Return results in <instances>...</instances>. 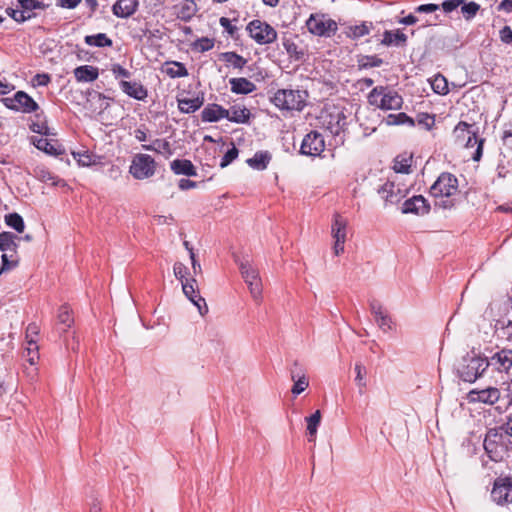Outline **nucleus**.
<instances>
[{"label": "nucleus", "instance_id": "obj_1", "mask_svg": "<svg viewBox=\"0 0 512 512\" xmlns=\"http://www.w3.org/2000/svg\"><path fill=\"white\" fill-rule=\"evenodd\" d=\"M488 368L486 356H482L479 351L473 348L457 365L456 371L458 377L469 383H474L480 378Z\"/></svg>", "mask_w": 512, "mask_h": 512}, {"label": "nucleus", "instance_id": "obj_2", "mask_svg": "<svg viewBox=\"0 0 512 512\" xmlns=\"http://www.w3.org/2000/svg\"><path fill=\"white\" fill-rule=\"evenodd\" d=\"M509 444H511L510 437L499 425L487 430L483 448L491 461L501 462L507 456Z\"/></svg>", "mask_w": 512, "mask_h": 512}, {"label": "nucleus", "instance_id": "obj_3", "mask_svg": "<svg viewBox=\"0 0 512 512\" xmlns=\"http://www.w3.org/2000/svg\"><path fill=\"white\" fill-rule=\"evenodd\" d=\"M308 93L300 89H278L270 98L271 103L281 111H302L307 105Z\"/></svg>", "mask_w": 512, "mask_h": 512}, {"label": "nucleus", "instance_id": "obj_4", "mask_svg": "<svg viewBox=\"0 0 512 512\" xmlns=\"http://www.w3.org/2000/svg\"><path fill=\"white\" fill-rule=\"evenodd\" d=\"M368 103L378 109L399 110L403 105V98L398 92L390 89L388 86H376L367 96Z\"/></svg>", "mask_w": 512, "mask_h": 512}, {"label": "nucleus", "instance_id": "obj_5", "mask_svg": "<svg viewBox=\"0 0 512 512\" xmlns=\"http://www.w3.org/2000/svg\"><path fill=\"white\" fill-rule=\"evenodd\" d=\"M241 275L249 287L250 293L256 302L262 298V282L258 270L250 263L249 259L243 258L238 261Z\"/></svg>", "mask_w": 512, "mask_h": 512}, {"label": "nucleus", "instance_id": "obj_6", "mask_svg": "<svg viewBox=\"0 0 512 512\" xmlns=\"http://www.w3.org/2000/svg\"><path fill=\"white\" fill-rule=\"evenodd\" d=\"M320 122L331 135L339 136L347 126V117L342 109L333 107L321 113Z\"/></svg>", "mask_w": 512, "mask_h": 512}, {"label": "nucleus", "instance_id": "obj_7", "mask_svg": "<svg viewBox=\"0 0 512 512\" xmlns=\"http://www.w3.org/2000/svg\"><path fill=\"white\" fill-rule=\"evenodd\" d=\"M492 502L501 507L512 504V476L495 478L490 492Z\"/></svg>", "mask_w": 512, "mask_h": 512}, {"label": "nucleus", "instance_id": "obj_8", "mask_svg": "<svg viewBox=\"0 0 512 512\" xmlns=\"http://www.w3.org/2000/svg\"><path fill=\"white\" fill-rule=\"evenodd\" d=\"M246 30L249 36L259 45H267L276 41L277 31L267 22L259 19L248 23Z\"/></svg>", "mask_w": 512, "mask_h": 512}, {"label": "nucleus", "instance_id": "obj_9", "mask_svg": "<svg viewBox=\"0 0 512 512\" xmlns=\"http://www.w3.org/2000/svg\"><path fill=\"white\" fill-rule=\"evenodd\" d=\"M306 27L311 34L326 38L335 35L338 30L336 21L323 14H311L306 21Z\"/></svg>", "mask_w": 512, "mask_h": 512}, {"label": "nucleus", "instance_id": "obj_10", "mask_svg": "<svg viewBox=\"0 0 512 512\" xmlns=\"http://www.w3.org/2000/svg\"><path fill=\"white\" fill-rule=\"evenodd\" d=\"M458 192V179L449 172L441 173L430 188L433 197L449 198Z\"/></svg>", "mask_w": 512, "mask_h": 512}, {"label": "nucleus", "instance_id": "obj_11", "mask_svg": "<svg viewBox=\"0 0 512 512\" xmlns=\"http://www.w3.org/2000/svg\"><path fill=\"white\" fill-rule=\"evenodd\" d=\"M156 171V162L148 154H137L130 165L129 172L137 180L152 177Z\"/></svg>", "mask_w": 512, "mask_h": 512}, {"label": "nucleus", "instance_id": "obj_12", "mask_svg": "<svg viewBox=\"0 0 512 512\" xmlns=\"http://www.w3.org/2000/svg\"><path fill=\"white\" fill-rule=\"evenodd\" d=\"M2 101L8 109L26 114L37 112L39 109L37 102L24 91H17L12 97L4 98Z\"/></svg>", "mask_w": 512, "mask_h": 512}, {"label": "nucleus", "instance_id": "obj_13", "mask_svg": "<svg viewBox=\"0 0 512 512\" xmlns=\"http://www.w3.org/2000/svg\"><path fill=\"white\" fill-rule=\"evenodd\" d=\"M325 150V140L323 135L318 131L309 132L302 140L300 146V154L310 157L321 156Z\"/></svg>", "mask_w": 512, "mask_h": 512}, {"label": "nucleus", "instance_id": "obj_14", "mask_svg": "<svg viewBox=\"0 0 512 512\" xmlns=\"http://www.w3.org/2000/svg\"><path fill=\"white\" fill-rule=\"evenodd\" d=\"M486 363L488 367L491 366L500 373H508L512 368V349L503 348L495 352L490 357H486Z\"/></svg>", "mask_w": 512, "mask_h": 512}, {"label": "nucleus", "instance_id": "obj_15", "mask_svg": "<svg viewBox=\"0 0 512 512\" xmlns=\"http://www.w3.org/2000/svg\"><path fill=\"white\" fill-rule=\"evenodd\" d=\"M496 309L497 314L492 319V327H499L504 325L512 324V298L491 305L490 311L493 312Z\"/></svg>", "mask_w": 512, "mask_h": 512}, {"label": "nucleus", "instance_id": "obj_16", "mask_svg": "<svg viewBox=\"0 0 512 512\" xmlns=\"http://www.w3.org/2000/svg\"><path fill=\"white\" fill-rule=\"evenodd\" d=\"M195 284L196 280L194 278L185 279L182 290L185 296L197 307L200 315L204 316L208 313V306L205 299L198 294Z\"/></svg>", "mask_w": 512, "mask_h": 512}, {"label": "nucleus", "instance_id": "obj_17", "mask_svg": "<svg viewBox=\"0 0 512 512\" xmlns=\"http://www.w3.org/2000/svg\"><path fill=\"white\" fill-rule=\"evenodd\" d=\"M430 211V204L426 198L422 195H414L409 199H406L402 206L401 212L403 214H415L422 216Z\"/></svg>", "mask_w": 512, "mask_h": 512}, {"label": "nucleus", "instance_id": "obj_18", "mask_svg": "<svg viewBox=\"0 0 512 512\" xmlns=\"http://www.w3.org/2000/svg\"><path fill=\"white\" fill-rule=\"evenodd\" d=\"M377 192L386 204H397L406 196V191L391 181L385 182Z\"/></svg>", "mask_w": 512, "mask_h": 512}, {"label": "nucleus", "instance_id": "obj_19", "mask_svg": "<svg viewBox=\"0 0 512 512\" xmlns=\"http://www.w3.org/2000/svg\"><path fill=\"white\" fill-rule=\"evenodd\" d=\"M471 402H481L484 404H495L500 398V391L496 387H488L481 390H471L468 394Z\"/></svg>", "mask_w": 512, "mask_h": 512}, {"label": "nucleus", "instance_id": "obj_20", "mask_svg": "<svg viewBox=\"0 0 512 512\" xmlns=\"http://www.w3.org/2000/svg\"><path fill=\"white\" fill-rule=\"evenodd\" d=\"M119 87L127 96L138 101H143L148 96L147 89L139 82L120 80Z\"/></svg>", "mask_w": 512, "mask_h": 512}, {"label": "nucleus", "instance_id": "obj_21", "mask_svg": "<svg viewBox=\"0 0 512 512\" xmlns=\"http://www.w3.org/2000/svg\"><path fill=\"white\" fill-rule=\"evenodd\" d=\"M139 7L138 0H118L112 6V13L117 18L126 19L131 17Z\"/></svg>", "mask_w": 512, "mask_h": 512}, {"label": "nucleus", "instance_id": "obj_22", "mask_svg": "<svg viewBox=\"0 0 512 512\" xmlns=\"http://www.w3.org/2000/svg\"><path fill=\"white\" fill-rule=\"evenodd\" d=\"M229 111L225 109L223 106L212 103L208 104L201 111V119L203 122H218L221 119H226L228 117Z\"/></svg>", "mask_w": 512, "mask_h": 512}, {"label": "nucleus", "instance_id": "obj_23", "mask_svg": "<svg viewBox=\"0 0 512 512\" xmlns=\"http://www.w3.org/2000/svg\"><path fill=\"white\" fill-rule=\"evenodd\" d=\"M74 318L72 316V310L67 304L60 306L57 315V332L59 336L67 332V330L73 325Z\"/></svg>", "mask_w": 512, "mask_h": 512}, {"label": "nucleus", "instance_id": "obj_24", "mask_svg": "<svg viewBox=\"0 0 512 512\" xmlns=\"http://www.w3.org/2000/svg\"><path fill=\"white\" fill-rule=\"evenodd\" d=\"M291 379L294 382L291 392L294 395L302 393L309 385L308 379L299 367L297 362H294L293 368L290 370Z\"/></svg>", "mask_w": 512, "mask_h": 512}, {"label": "nucleus", "instance_id": "obj_25", "mask_svg": "<svg viewBox=\"0 0 512 512\" xmlns=\"http://www.w3.org/2000/svg\"><path fill=\"white\" fill-rule=\"evenodd\" d=\"M407 36L400 29L385 30L381 40V44L387 47L397 46L404 47L407 44Z\"/></svg>", "mask_w": 512, "mask_h": 512}, {"label": "nucleus", "instance_id": "obj_26", "mask_svg": "<svg viewBox=\"0 0 512 512\" xmlns=\"http://www.w3.org/2000/svg\"><path fill=\"white\" fill-rule=\"evenodd\" d=\"M229 84L231 92L234 94L247 95L256 90V85L244 77L231 78Z\"/></svg>", "mask_w": 512, "mask_h": 512}, {"label": "nucleus", "instance_id": "obj_27", "mask_svg": "<svg viewBox=\"0 0 512 512\" xmlns=\"http://www.w3.org/2000/svg\"><path fill=\"white\" fill-rule=\"evenodd\" d=\"M170 168L176 175H185L188 177L197 176L195 166L188 159H175L170 163Z\"/></svg>", "mask_w": 512, "mask_h": 512}, {"label": "nucleus", "instance_id": "obj_28", "mask_svg": "<svg viewBox=\"0 0 512 512\" xmlns=\"http://www.w3.org/2000/svg\"><path fill=\"white\" fill-rule=\"evenodd\" d=\"M483 143L484 139L478 137V127L474 126V128L467 135V139L462 145H464L467 148H473L474 146H477L472 156V159L474 161H479L483 153Z\"/></svg>", "mask_w": 512, "mask_h": 512}, {"label": "nucleus", "instance_id": "obj_29", "mask_svg": "<svg viewBox=\"0 0 512 512\" xmlns=\"http://www.w3.org/2000/svg\"><path fill=\"white\" fill-rule=\"evenodd\" d=\"M38 150L51 156H58L64 153V148L57 141H50L47 138H38L33 141Z\"/></svg>", "mask_w": 512, "mask_h": 512}, {"label": "nucleus", "instance_id": "obj_30", "mask_svg": "<svg viewBox=\"0 0 512 512\" xmlns=\"http://www.w3.org/2000/svg\"><path fill=\"white\" fill-rule=\"evenodd\" d=\"M33 176L41 182L50 184L52 186H58L63 183V180L60 179L57 175L51 172L44 165H37L33 169Z\"/></svg>", "mask_w": 512, "mask_h": 512}, {"label": "nucleus", "instance_id": "obj_31", "mask_svg": "<svg viewBox=\"0 0 512 512\" xmlns=\"http://www.w3.org/2000/svg\"><path fill=\"white\" fill-rule=\"evenodd\" d=\"M32 132L41 134L44 136H55L56 133L53 129L48 126L47 118L43 112L35 114V120L30 124Z\"/></svg>", "mask_w": 512, "mask_h": 512}, {"label": "nucleus", "instance_id": "obj_32", "mask_svg": "<svg viewBox=\"0 0 512 512\" xmlns=\"http://www.w3.org/2000/svg\"><path fill=\"white\" fill-rule=\"evenodd\" d=\"M219 60L224 62L226 66L234 69L242 70L247 64V59L234 51L222 52L218 56Z\"/></svg>", "mask_w": 512, "mask_h": 512}, {"label": "nucleus", "instance_id": "obj_33", "mask_svg": "<svg viewBox=\"0 0 512 512\" xmlns=\"http://www.w3.org/2000/svg\"><path fill=\"white\" fill-rule=\"evenodd\" d=\"M227 110L229 111V114L226 119L230 122L246 124L250 120L251 113L245 106L233 105Z\"/></svg>", "mask_w": 512, "mask_h": 512}, {"label": "nucleus", "instance_id": "obj_34", "mask_svg": "<svg viewBox=\"0 0 512 512\" xmlns=\"http://www.w3.org/2000/svg\"><path fill=\"white\" fill-rule=\"evenodd\" d=\"M373 27L372 22L363 21L358 25L348 26L345 30V34L351 40H358L361 37L368 35Z\"/></svg>", "mask_w": 512, "mask_h": 512}, {"label": "nucleus", "instance_id": "obj_35", "mask_svg": "<svg viewBox=\"0 0 512 512\" xmlns=\"http://www.w3.org/2000/svg\"><path fill=\"white\" fill-rule=\"evenodd\" d=\"M74 76L78 82H93L99 76L97 67L82 65L74 69Z\"/></svg>", "mask_w": 512, "mask_h": 512}, {"label": "nucleus", "instance_id": "obj_36", "mask_svg": "<svg viewBox=\"0 0 512 512\" xmlns=\"http://www.w3.org/2000/svg\"><path fill=\"white\" fill-rule=\"evenodd\" d=\"M347 226H333L331 235L334 239L333 251L336 256L344 252V243L347 238Z\"/></svg>", "mask_w": 512, "mask_h": 512}, {"label": "nucleus", "instance_id": "obj_37", "mask_svg": "<svg viewBox=\"0 0 512 512\" xmlns=\"http://www.w3.org/2000/svg\"><path fill=\"white\" fill-rule=\"evenodd\" d=\"M176 9L177 18L184 22L190 21L198 10L194 0H184Z\"/></svg>", "mask_w": 512, "mask_h": 512}, {"label": "nucleus", "instance_id": "obj_38", "mask_svg": "<svg viewBox=\"0 0 512 512\" xmlns=\"http://www.w3.org/2000/svg\"><path fill=\"white\" fill-rule=\"evenodd\" d=\"M282 45L291 60L302 61L304 59V50L299 48L292 37L284 36L282 38Z\"/></svg>", "mask_w": 512, "mask_h": 512}, {"label": "nucleus", "instance_id": "obj_39", "mask_svg": "<svg viewBox=\"0 0 512 512\" xmlns=\"http://www.w3.org/2000/svg\"><path fill=\"white\" fill-rule=\"evenodd\" d=\"M17 7L20 8L23 15H32V18H34L36 14L33 10H45L48 4L41 0H17Z\"/></svg>", "mask_w": 512, "mask_h": 512}, {"label": "nucleus", "instance_id": "obj_40", "mask_svg": "<svg viewBox=\"0 0 512 512\" xmlns=\"http://www.w3.org/2000/svg\"><path fill=\"white\" fill-rule=\"evenodd\" d=\"M203 97L178 99V108L182 113L191 114L203 105Z\"/></svg>", "mask_w": 512, "mask_h": 512}, {"label": "nucleus", "instance_id": "obj_41", "mask_svg": "<svg viewBox=\"0 0 512 512\" xmlns=\"http://www.w3.org/2000/svg\"><path fill=\"white\" fill-rule=\"evenodd\" d=\"M271 160V155L268 151H258L252 158H249L247 164L257 170H264Z\"/></svg>", "mask_w": 512, "mask_h": 512}, {"label": "nucleus", "instance_id": "obj_42", "mask_svg": "<svg viewBox=\"0 0 512 512\" xmlns=\"http://www.w3.org/2000/svg\"><path fill=\"white\" fill-rule=\"evenodd\" d=\"M84 42L88 46L103 48V47H111L113 45V41L111 38L107 36L106 33H97L93 35H86L84 37Z\"/></svg>", "mask_w": 512, "mask_h": 512}, {"label": "nucleus", "instance_id": "obj_43", "mask_svg": "<svg viewBox=\"0 0 512 512\" xmlns=\"http://www.w3.org/2000/svg\"><path fill=\"white\" fill-rule=\"evenodd\" d=\"M383 64V59L377 55H358L357 66L359 70H367L370 68L380 67Z\"/></svg>", "mask_w": 512, "mask_h": 512}, {"label": "nucleus", "instance_id": "obj_44", "mask_svg": "<svg viewBox=\"0 0 512 512\" xmlns=\"http://www.w3.org/2000/svg\"><path fill=\"white\" fill-rule=\"evenodd\" d=\"M142 149L167 156L172 155L171 145L166 139H155L152 144H143Z\"/></svg>", "mask_w": 512, "mask_h": 512}, {"label": "nucleus", "instance_id": "obj_45", "mask_svg": "<svg viewBox=\"0 0 512 512\" xmlns=\"http://www.w3.org/2000/svg\"><path fill=\"white\" fill-rule=\"evenodd\" d=\"M307 423L308 441L314 442L316 439L317 429L321 422V412L316 410L312 415L305 418Z\"/></svg>", "mask_w": 512, "mask_h": 512}, {"label": "nucleus", "instance_id": "obj_46", "mask_svg": "<svg viewBox=\"0 0 512 512\" xmlns=\"http://www.w3.org/2000/svg\"><path fill=\"white\" fill-rule=\"evenodd\" d=\"M412 155L407 153L395 157L393 169L396 173L408 174L411 171Z\"/></svg>", "mask_w": 512, "mask_h": 512}, {"label": "nucleus", "instance_id": "obj_47", "mask_svg": "<svg viewBox=\"0 0 512 512\" xmlns=\"http://www.w3.org/2000/svg\"><path fill=\"white\" fill-rule=\"evenodd\" d=\"M22 238L18 237L16 234L12 232H2L0 233V250L1 251H16L17 243L16 240H21Z\"/></svg>", "mask_w": 512, "mask_h": 512}, {"label": "nucleus", "instance_id": "obj_48", "mask_svg": "<svg viewBox=\"0 0 512 512\" xmlns=\"http://www.w3.org/2000/svg\"><path fill=\"white\" fill-rule=\"evenodd\" d=\"M23 358L31 365L34 366L39 360V347L35 340L30 339L27 341V347L23 351Z\"/></svg>", "mask_w": 512, "mask_h": 512}, {"label": "nucleus", "instance_id": "obj_49", "mask_svg": "<svg viewBox=\"0 0 512 512\" xmlns=\"http://www.w3.org/2000/svg\"><path fill=\"white\" fill-rule=\"evenodd\" d=\"M475 124H469L465 121H460L454 127L453 136L455 138V142L462 145L467 139V135L474 128Z\"/></svg>", "mask_w": 512, "mask_h": 512}, {"label": "nucleus", "instance_id": "obj_50", "mask_svg": "<svg viewBox=\"0 0 512 512\" xmlns=\"http://www.w3.org/2000/svg\"><path fill=\"white\" fill-rule=\"evenodd\" d=\"M386 123L388 125H408L415 126V120L407 115L405 112H400L398 114H389L386 117Z\"/></svg>", "mask_w": 512, "mask_h": 512}, {"label": "nucleus", "instance_id": "obj_51", "mask_svg": "<svg viewBox=\"0 0 512 512\" xmlns=\"http://www.w3.org/2000/svg\"><path fill=\"white\" fill-rule=\"evenodd\" d=\"M431 88L435 93L440 95H446L449 92L448 82L446 78L441 74L436 75L432 79Z\"/></svg>", "mask_w": 512, "mask_h": 512}, {"label": "nucleus", "instance_id": "obj_52", "mask_svg": "<svg viewBox=\"0 0 512 512\" xmlns=\"http://www.w3.org/2000/svg\"><path fill=\"white\" fill-rule=\"evenodd\" d=\"M171 67H168L166 69V74L171 77V78H181V77H186L188 76V70L186 68V66L181 63V62H177V61H173L171 62Z\"/></svg>", "mask_w": 512, "mask_h": 512}, {"label": "nucleus", "instance_id": "obj_53", "mask_svg": "<svg viewBox=\"0 0 512 512\" xmlns=\"http://www.w3.org/2000/svg\"><path fill=\"white\" fill-rule=\"evenodd\" d=\"M354 370L356 372V377H355L356 385L359 388V392L362 393L363 390L367 386V383H366L367 370H366L365 366L361 363H356Z\"/></svg>", "mask_w": 512, "mask_h": 512}, {"label": "nucleus", "instance_id": "obj_54", "mask_svg": "<svg viewBox=\"0 0 512 512\" xmlns=\"http://www.w3.org/2000/svg\"><path fill=\"white\" fill-rule=\"evenodd\" d=\"M461 12L466 20L473 19L480 10V5L474 1L461 4Z\"/></svg>", "mask_w": 512, "mask_h": 512}, {"label": "nucleus", "instance_id": "obj_55", "mask_svg": "<svg viewBox=\"0 0 512 512\" xmlns=\"http://www.w3.org/2000/svg\"><path fill=\"white\" fill-rule=\"evenodd\" d=\"M214 39L208 37H201L196 39L192 46L198 52H207L214 47Z\"/></svg>", "mask_w": 512, "mask_h": 512}, {"label": "nucleus", "instance_id": "obj_56", "mask_svg": "<svg viewBox=\"0 0 512 512\" xmlns=\"http://www.w3.org/2000/svg\"><path fill=\"white\" fill-rule=\"evenodd\" d=\"M415 123L426 130H431L435 125V117L428 113H419L415 119Z\"/></svg>", "mask_w": 512, "mask_h": 512}, {"label": "nucleus", "instance_id": "obj_57", "mask_svg": "<svg viewBox=\"0 0 512 512\" xmlns=\"http://www.w3.org/2000/svg\"><path fill=\"white\" fill-rule=\"evenodd\" d=\"M73 157L82 166H90L95 164V156L89 151L73 152Z\"/></svg>", "mask_w": 512, "mask_h": 512}, {"label": "nucleus", "instance_id": "obj_58", "mask_svg": "<svg viewBox=\"0 0 512 512\" xmlns=\"http://www.w3.org/2000/svg\"><path fill=\"white\" fill-rule=\"evenodd\" d=\"M238 154L239 150L234 144H232V147L228 149L227 152L222 157L220 161V167L225 168L228 165H230L238 157Z\"/></svg>", "mask_w": 512, "mask_h": 512}, {"label": "nucleus", "instance_id": "obj_59", "mask_svg": "<svg viewBox=\"0 0 512 512\" xmlns=\"http://www.w3.org/2000/svg\"><path fill=\"white\" fill-rule=\"evenodd\" d=\"M6 14L11 17L17 23H24L27 20L32 19V15H23L20 9L8 7L5 10Z\"/></svg>", "mask_w": 512, "mask_h": 512}, {"label": "nucleus", "instance_id": "obj_60", "mask_svg": "<svg viewBox=\"0 0 512 512\" xmlns=\"http://www.w3.org/2000/svg\"><path fill=\"white\" fill-rule=\"evenodd\" d=\"M494 334L498 338L505 339L506 341L512 342V324L504 325L499 327H493Z\"/></svg>", "mask_w": 512, "mask_h": 512}, {"label": "nucleus", "instance_id": "obj_61", "mask_svg": "<svg viewBox=\"0 0 512 512\" xmlns=\"http://www.w3.org/2000/svg\"><path fill=\"white\" fill-rule=\"evenodd\" d=\"M111 72L116 79L122 78V80L129 79L132 75L128 69L118 63L112 64Z\"/></svg>", "mask_w": 512, "mask_h": 512}, {"label": "nucleus", "instance_id": "obj_62", "mask_svg": "<svg viewBox=\"0 0 512 512\" xmlns=\"http://www.w3.org/2000/svg\"><path fill=\"white\" fill-rule=\"evenodd\" d=\"M173 271H174L175 277L178 280H180L181 283L183 284V282H185V279H187L186 278L187 267L181 262H176L174 264Z\"/></svg>", "mask_w": 512, "mask_h": 512}, {"label": "nucleus", "instance_id": "obj_63", "mask_svg": "<svg viewBox=\"0 0 512 512\" xmlns=\"http://www.w3.org/2000/svg\"><path fill=\"white\" fill-rule=\"evenodd\" d=\"M369 306H370L371 313L375 317V320H377V317H381L386 314V312L383 309L382 304L376 299L370 300Z\"/></svg>", "mask_w": 512, "mask_h": 512}, {"label": "nucleus", "instance_id": "obj_64", "mask_svg": "<svg viewBox=\"0 0 512 512\" xmlns=\"http://www.w3.org/2000/svg\"><path fill=\"white\" fill-rule=\"evenodd\" d=\"M499 38L504 44H512V29L510 26H504L499 30Z\"/></svg>", "mask_w": 512, "mask_h": 512}]
</instances>
